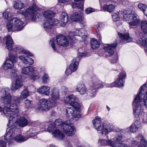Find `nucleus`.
I'll return each instance as SVG.
<instances>
[{"label":"nucleus","mask_w":147,"mask_h":147,"mask_svg":"<svg viewBox=\"0 0 147 147\" xmlns=\"http://www.w3.org/2000/svg\"><path fill=\"white\" fill-rule=\"evenodd\" d=\"M14 98V101L15 103L12 104L9 107H4V108L3 113L4 115L7 117H9L8 123V125L11 123L13 122V120L15 116H16L18 113V106L17 104L20 103L21 99L20 97L18 98L13 96L12 98Z\"/></svg>","instance_id":"1"},{"label":"nucleus","mask_w":147,"mask_h":147,"mask_svg":"<svg viewBox=\"0 0 147 147\" xmlns=\"http://www.w3.org/2000/svg\"><path fill=\"white\" fill-rule=\"evenodd\" d=\"M9 125L7 124L8 126L9 127L10 126V129L9 130L7 129V130H8L4 136V139L7 141H9L12 140L14 138V140L15 141L19 142H21L27 140L28 138L24 137L21 134L17 135L15 137H13L15 134L16 128L15 125H13V122L12 123V124L11 125L10 124Z\"/></svg>","instance_id":"2"},{"label":"nucleus","mask_w":147,"mask_h":147,"mask_svg":"<svg viewBox=\"0 0 147 147\" xmlns=\"http://www.w3.org/2000/svg\"><path fill=\"white\" fill-rule=\"evenodd\" d=\"M139 94H137L133 102V114L135 117L138 118L142 113L141 106L140 105L141 99Z\"/></svg>","instance_id":"3"},{"label":"nucleus","mask_w":147,"mask_h":147,"mask_svg":"<svg viewBox=\"0 0 147 147\" xmlns=\"http://www.w3.org/2000/svg\"><path fill=\"white\" fill-rule=\"evenodd\" d=\"M55 106L53 103L47 99L42 98L38 102V109L42 111H48L51 109L52 107Z\"/></svg>","instance_id":"4"},{"label":"nucleus","mask_w":147,"mask_h":147,"mask_svg":"<svg viewBox=\"0 0 147 147\" xmlns=\"http://www.w3.org/2000/svg\"><path fill=\"white\" fill-rule=\"evenodd\" d=\"M73 39L72 37L68 36L67 37L62 35H58L57 37L56 42L57 44L64 47L67 46L72 44Z\"/></svg>","instance_id":"5"},{"label":"nucleus","mask_w":147,"mask_h":147,"mask_svg":"<svg viewBox=\"0 0 147 147\" xmlns=\"http://www.w3.org/2000/svg\"><path fill=\"white\" fill-rule=\"evenodd\" d=\"M101 82L98 79L94 80L90 85L89 89V95L91 97L96 95V90L102 87Z\"/></svg>","instance_id":"6"},{"label":"nucleus","mask_w":147,"mask_h":147,"mask_svg":"<svg viewBox=\"0 0 147 147\" xmlns=\"http://www.w3.org/2000/svg\"><path fill=\"white\" fill-rule=\"evenodd\" d=\"M64 127L62 128V130L67 136H71L74 135L76 130L74 127L71 125L69 121H66L64 123Z\"/></svg>","instance_id":"7"},{"label":"nucleus","mask_w":147,"mask_h":147,"mask_svg":"<svg viewBox=\"0 0 147 147\" xmlns=\"http://www.w3.org/2000/svg\"><path fill=\"white\" fill-rule=\"evenodd\" d=\"M17 57L16 55L13 54H11L9 55V58H7L3 65V67L5 70L11 69L14 65V63L17 60Z\"/></svg>","instance_id":"8"},{"label":"nucleus","mask_w":147,"mask_h":147,"mask_svg":"<svg viewBox=\"0 0 147 147\" xmlns=\"http://www.w3.org/2000/svg\"><path fill=\"white\" fill-rule=\"evenodd\" d=\"M131 143L134 146L139 145L140 143L142 147H147V141L142 135H138L132 141Z\"/></svg>","instance_id":"9"},{"label":"nucleus","mask_w":147,"mask_h":147,"mask_svg":"<svg viewBox=\"0 0 147 147\" xmlns=\"http://www.w3.org/2000/svg\"><path fill=\"white\" fill-rule=\"evenodd\" d=\"M36 71L34 67L31 66L24 67L22 69V72L24 74H28L30 76H32L31 79L33 80L38 79L39 78V76L35 75Z\"/></svg>","instance_id":"10"},{"label":"nucleus","mask_w":147,"mask_h":147,"mask_svg":"<svg viewBox=\"0 0 147 147\" xmlns=\"http://www.w3.org/2000/svg\"><path fill=\"white\" fill-rule=\"evenodd\" d=\"M55 128L56 127L54 124L51 123H49L47 129V131L49 132L52 131L54 130V131L53 133V135L57 138L62 139L64 138L65 135L59 129H55Z\"/></svg>","instance_id":"11"},{"label":"nucleus","mask_w":147,"mask_h":147,"mask_svg":"<svg viewBox=\"0 0 147 147\" xmlns=\"http://www.w3.org/2000/svg\"><path fill=\"white\" fill-rule=\"evenodd\" d=\"M137 94L140 97V102L143 100L144 106L147 108V84H144L141 87L140 92Z\"/></svg>","instance_id":"12"},{"label":"nucleus","mask_w":147,"mask_h":147,"mask_svg":"<svg viewBox=\"0 0 147 147\" xmlns=\"http://www.w3.org/2000/svg\"><path fill=\"white\" fill-rule=\"evenodd\" d=\"M38 9V8L35 3H34L30 7L26 10V12L32 16V19L35 20L38 17V13H36V11Z\"/></svg>","instance_id":"13"},{"label":"nucleus","mask_w":147,"mask_h":147,"mask_svg":"<svg viewBox=\"0 0 147 147\" xmlns=\"http://www.w3.org/2000/svg\"><path fill=\"white\" fill-rule=\"evenodd\" d=\"M10 23L14 26V31H19L22 29L23 27L22 26L24 24L23 21L20 19L14 18L10 20Z\"/></svg>","instance_id":"14"},{"label":"nucleus","mask_w":147,"mask_h":147,"mask_svg":"<svg viewBox=\"0 0 147 147\" xmlns=\"http://www.w3.org/2000/svg\"><path fill=\"white\" fill-rule=\"evenodd\" d=\"M66 113V116L70 118H79L81 116V115L79 113V112L73 107L67 108Z\"/></svg>","instance_id":"15"},{"label":"nucleus","mask_w":147,"mask_h":147,"mask_svg":"<svg viewBox=\"0 0 147 147\" xmlns=\"http://www.w3.org/2000/svg\"><path fill=\"white\" fill-rule=\"evenodd\" d=\"M51 102L54 105L56 106L57 105V100L59 98V90L57 88H54L51 90Z\"/></svg>","instance_id":"16"},{"label":"nucleus","mask_w":147,"mask_h":147,"mask_svg":"<svg viewBox=\"0 0 147 147\" xmlns=\"http://www.w3.org/2000/svg\"><path fill=\"white\" fill-rule=\"evenodd\" d=\"M144 34L141 32L139 34V39L137 40V43L142 46L146 47L145 49L146 53L147 54V37L144 35Z\"/></svg>","instance_id":"17"},{"label":"nucleus","mask_w":147,"mask_h":147,"mask_svg":"<svg viewBox=\"0 0 147 147\" xmlns=\"http://www.w3.org/2000/svg\"><path fill=\"white\" fill-rule=\"evenodd\" d=\"M117 40H115L113 44H107L104 47V49L110 55H113L114 53V49L117 46Z\"/></svg>","instance_id":"18"},{"label":"nucleus","mask_w":147,"mask_h":147,"mask_svg":"<svg viewBox=\"0 0 147 147\" xmlns=\"http://www.w3.org/2000/svg\"><path fill=\"white\" fill-rule=\"evenodd\" d=\"M78 65L79 63L77 61V59H73L70 65L69 69L71 71L70 72L69 70L67 69L65 71L66 75H68L70 74L71 72L75 71L78 67Z\"/></svg>","instance_id":"19"},{"label":"nucleus","mask_w":147,"mask_h":147,"mask_svg":"<svg viewBox=\"0 0 147 147\" xmlns=\"http://www.w3.org/2000/svg\"><path fill=\"white\" fill-rule=\"evenodd\" d=\"M118 34L119 36L121 39L120 41L121 43L124 44L132 41V39L129 37L128 33L123 34L118 32Z\"/></svg>","instance_id":"20"},{"label":"nucleus","mask_w":147,"mask_h":147,"mask_svg":"<svg viewBox=\"0 0 147 147\" xmlns=\"http://www.w3.org/2000/svg\"><path fill=\"white\" fill-rule=\"evenodd\" d=\"M123 137L120 136H118L115 138V140L112 139L113 141L114 145L115 147H128L127 145L123 143L122 140Z\"/></svg>","instance_id":"21"},{"label":"nucleus","mask_w":147,"mask_h":147,"mask_svg":"<svg viewBox=\"0 0 147 147\" xmlns=\"http://www.w3.org/2000/svg\"><path fill=\"white\" fill-rule=\"evenodd\" d=\"M92 123L95 128L98 131H101L102 129V124L101 119L98 117H96L93 120Z\"/></svg>","instance_id":"22"},{"label":"nucleus","mask_w":147,"mask_h":147,"mask_svg":"<svg viewBox=\"0 0 147 147\" xmlns=\"http://www.w3.org/2000/svg\"><path fill=\"white\" fill-rule=\"evenodd\" d=\"M130 21L129 24L130 27L131 26H137L139 24L140 21L139 16L136 13L133 14Z\"/></svg>","instance_id":"23"},{"label":"nucleus","mask_w":147,"mask_h":147,"mask_svg":"<svg viewBox=\"0 0 147 147\" xmlns=\"http://www.w3.org/2000/svg\"><path fill=\"white\" fill-rule=\"evenodd\" d=\"M18 58L25 65H31L34 62L33 59L27 56L20 55L19 56Z\"/></svg>","instance_id":"24"},{"label":"nucleus","mask_w":147,"mask_h":147,"mask_svg":"<svg viewBox=\"0 0 147 147\" xmlns=\"http://www.w3.org/2000/svg\"><path fill=\"white\" fill-rule=\"evenodd\" d=\"M5 45L7 49L9 51L13 50V46L14 44L12 38L9 35H7L5 37Z\"/></svg>","instance_id":"25"},{"label":"nucleus","mask_w":147,"mask_h":147,"mask_svg":"<svg viewBox=\"0 0 147 147\" xmlns=\"http://www.w3.org/2000/svg\"><path fill=\"white\" fill-rule=\"evenodd\" d=\"M102 127L101 133L103 136L107 135L108 133L111 131L113 129L112 126L108 123H103Z\"/></svg>","instance_id":"26"},{"label":"nucleus","mask_w":147,"mask_h":147,"mask_svg":"<svg viewBox=\"0 0 147 147\" xmlns=\"http://www.w3.org/2000/svg\"><path fill=\"white\" fill-rule=\"evenodd\" d=\"M50 88L47 86H44L37 89V91L39 93L48 96L50 93Z\"/></svg>","instance_id":"27"},{"label":"nucleus","mask_w":147,"mask_h":147,"mask_svg":"<svg viewBox=\"0 0 147 147\" xmlns=\"http://www.w3.org/2000/svg\"><path fill=\"white\" fill-rule=\"evenodd\" d=\"M120 13L121 14V16H123L124 20L126 21H130L133 15L132 12L129 10H124L121 12Z\"/></svg>","instance_id":"28"},{"label":"nucleus","mask_w":147,"mask_h":147,"mask_svg":"<svg viewBox=\"0 0 147 147\" xmlns=\"http://www.w3.org/2000/svg\"><path fill=\"white\" fill-rule=\"evenodd\" d=\"M71 19L72 20L76 22L84 20L83 14L80 12L75 13L72 15Z\"/></svg>","instance_id":"29"},{"label":"nucleus","mask_w":147,"mask_h":147,"mask_svg":"<svg viewBox=\"0 0 147 147\" xmlns=\"http://www.w3.org/2000/svg\"><path fill=\"white\" fill-rule=\"evenodd\" d=\"M13 96H11L10 94L5 95L1 97V102L4 105H9L12 102Z\"/></svg>","instance_id":"30"},{"label":"nucleus","mask_w":147,"mask_h":147,"mask_svg":"<svg viewBox=\"0 0 147 147\" xmlns=\"http://www.w3.org/2000/svg\"><path fill=\"white\" fill-rule=\"evenodd\" d=\"M17 124L19 126L23 127L27 126L29 122V121L24 117H22L18 119L16 121Z\"/></svg>","instance_id":"31"},{"label":"nucleus","mask_w":147,"mask_h":147,"mask_svg":"<svg viewBox=\"0 0 147 147\" xmlns=\"http://www.w3.org/2000/svg\"><path fill=\"white\" fill-rule=\"evenodd\" d=\"M59 19L62 24V26H65L68 21L69 17L67 14L65 12H62L60 16Z\"/></svg>","instance_id":"32"},{"label":"nucleus","mask_w":147,"mask_h":147,"mask_svg":"<svg viewBox=\"0 0 147 147\" xmlns=\"http://www.w3.org/2000/svg\"><path fill=\"white\" fill-rule=\"evenodd\" d=\"M76 89L81 94H84L88 93V91L84 84H78L76 86Z\"/></svg>","instance_id":"33"},{"label":"nucleus","mask_w":147,"mask_h":147,"mask_svg":"<svg viewBox=\"0 0 147 147\" xmlns=\"http://www.w3.org/2000/svg\"><path fill=\"white\" fill-rule=\"evenodd\" d=\"M99 142L100 143L101 145L103 146L108 145L111 147H115L113 145V141L109 139L107 140H99Z\"/></svg>","instance_id":"34"},{"label":"nucleus","mask_w":147,"mask_h":147,"mask_svg":"<svg viewBox=\"0 0 147 147\" xmlns=\"http://www.w3.org/2000/svg\"><path fill=\"white\" fill-rule=\"evenodd\" d=\"M16 51L19 54L23 53L27 54L30 56H32V54L28 51H26L22 47L19 45H16Z\"/></svg>","instance_id":"35"},{"label":"nucleus","mask_w":147,"mask_h":147,"mask_svg":"<svg viewBox=\"0 0 147 147\" xmlns=\"http://www.w3.org/2000/svg\"><path fill=\"white\" fill-rule=\"evenodd\" d=\"M53 20L51 19H49L47 20L44 22V27L45 30L48 31L51 29L53 25Z\"/></svg>","instance_id":"36"},{"label":"nucleus","mask_w":147,"mask_h":147,"mask_svg":"<svg viewBox=\"0 0 147 147\" xmlns=\"http://www.w3.org/2000/svg\"><path fill=\"white\" fill-rule=\"evenodd\" d=\"M24 6L23 3L20 0H16L13 2V7L16 9H20L24 8Z\"/></svg>","instance_id":"37"},{"label":"nucleus","mask_w":147,"mask_h":147,"mask_svg":"<svg viewBox=\"0 0 147 147\" xmlns=\"http://www.w3.org/2000/svg\"><path fill=\"white\" fill-rule=\"evenodd\" d=\"M22 86V81L21 79L17 78L14 84L11 88V90H16L20 88Z\"/></svg>","instance_id":"38"},{"label":"nucleus","mask_w":147,"mask_h":147,"mask_svg":"<svg viewBox=\"0 0 147 147\" xmlns=\"http://www.w3.org/2000/svg\"><path fill=\"white\" fill-rule=\"evenodd\" d=\"M65 121H66L62 122L61 119H58L55 120L54 123L53 124L56 128H60L62 130V127H64L63 125Z\"/></svg>","instance_id":"39"},{"label":"nucleus","mask_w":147,"mask_h":147,"mask_svg":"<svg viewBox=\"0 0 147 147\" xmlns=\"http://www.w3.org/2000/svg\"><path fill=\"white\" fill-rule=\"evenodd\" d=\"M76 99L75 96L73 95H71L69 96L66 97L65 99V102L66 103H69L70 105V102H73L76 100Z\"/></svg>","instance_id":"40"},{"label":"nucleus","mask_w":147,"mask_h":147,"mask_svg":"<svg viewBox=\"0 0 147 147\" xmlns=\"http://www.w3.org/2000/svg\"><path fill=\"white\" fill-rule=\"evenodd\" d=\"M91 48L93 49L98 48L100 46V43L98 40L95 38H93L90 41Z\"/></svg>","instance_id":"41"},{"label":"nucleus","mask_w":147,"mask_h":147,"mask_svg":"<svg viewBox=\"0 0 147 147\" xmlns=\"http://www.w3.org/2000/svg\"><path fill=\"white\" fill-rule=\"evenodd\" d=\"M103 9L109 12H111L114 11L115 9V7L112 4L106 5L103 6Z\"/></svg>","instance_id":"42"},{"label":"nucleus","mask_w":147,"mask_h":147,"mask_svg":"<svg viewBox=\"0 0 147 147\" xmlns=\"http://www.w3.org/2000/svg\"><path fill=\"white\" fill-rule=\"evenodd\" d=\"M54 15L53 12L51 11L47 10L45 11L44 13V16L46 18L48 19H52L51 17H52Z\"/></svg>","instance_id":"43"},{"label":"nucleus","mask_w":147,"mask_h":147,"mask_svg":"<svg viewBox=\"0 0 147 147\" xmlns=\"http://www.w3.org/2000/svg\"><path fill=\"white\" fill-rule=\"evenodd\" d=\"M29 95V92L27 89H24L21 92L20 97L21 99L24 100Z\"/></svg>","instance_id":"44"},{"label":"nucleus","mask_w":147,"mask_h":147,"mask_svg":"<svg viewBox=\"0 0 147 147\" xmlns=\"http://www.w3.org/2000/svg\"><path fill=\"white\" fill-rule=\"evenodd\" d=\"M140 125L136 123L133 124L130 127V131L131 132H136L139 127Z\"/></svg>","instance_id":"45"},{"label":"nucleus","mask_w":147,"mask_h":147,"mask_svg":"<svg viewBox=\"0 0 147 147\" xmlns=\"http://www.w3.org/2000/svg\"><path fill=\"white\" fill-rule=\"evenodd\" d=\"M141 28L144 33H147V20L142 22Z\"/></svg>","instance_id":"46"},{"label":"nucleus","mask_w":147,"mask_h":147,"mask_svg":"<svg viewBox=\"0 0 147 147\" xmlns=\"http://www.w3.org/2000/svg\"><path fill=\"white\" fill-rule=\"evenodd\" d=\"M11 14L10 12L6 11L3 13V17L5 20H10Z\"/></svg>","instance_id":"47"},{"label":"nucleus","mask_w":147,"mask_h":147,"mask_svg":"<svg viewBox=\"0 0 147 147\" xmlns=\"http://www.w3.org/2000/svg\"><path fill=\"white\" fill-rule=\"evenodd\" d=\"M10 88L7 87H4L2 88L1 90V93L4 94L5 96L9 94V93L10 92Z\"/></svg>","instance_id":"48"},{"label":"nucleus","mask_w":147,"mask_h":147,"mask_svg":"<svg viewBox=\"0 0 147 147\" xmlns=\"http://www.w3.org/2000/svg\"><path fill=\"white\" fill-rule=\"evenodd\" d=\"M74 35L76 36H81L82 38H85L86 36L84 35H82L81 32H80V31L78 29L75 30L74 32Z\"/></svg>","instance_id":"49"},{"label":"nucleus","mask_w":147,"mask_h":147,"mask_svg":"<svg viewBox=\"0 0 147 147\" xmlns=\"http://www.w3.org/2000/svg\"><path fill=\"white\" fill-rule=\"evenodd\" d=\"M116 87H121L124 86V82L123 80L119 78L115 81Z\"/></svg>","instance_id":"50"},{"label":"nucleus","mask_w":147,"mask_h":147,"mask_svg":"<svg viewBox=\"0 0 147 147\" xmlns=\"http://www.w3.org/2000/svg\"><path fill=\"white\" fill-rule=\"evenodd\" d=\"M119 13H114L112 15V18L113 21L117 22L119 21Z\"/></svg>","instance_id":"51"},{"label":"nucleus","mask_w":147,"mask_h":147,"mask_svg":"<svg viewBox=\"0 0 147 147\" xmlns=\"http://www.w3.org/2000/svg\"><path fill=\"white\" fill-rule=\"evenodd\" d=\"M72 106L71 107H73L76 110L78 109L80 107L79 104L76 102H70V105Z\"/></svg>","instance_id":"52"},{"label":"nucleus","mask_w":147,"mask_h":147,"mask_svg":"<svg viewBox=\"0 0 147 147\" xmlns=\"http://www.w3.org/2000/svg\"><path fill=\"white\" fill-rule=\"evenodd\" d=\"M78 3H73V5H72V7H77L78 8L81 9H82L83 8V6H84V4L82 2H80L79 3L78 5H77Z\"/></svg>","instance_id":"53"},{"label":"nucleus","mask_w":147,"mask_h":147,"mask_svg":"<svg viewBox=\"0 0 147 147\" xmlns=\"http://www.w3.org/2000/svg\"><path fill=\"white\" fill-rule=\"evenodd\" d=\"M51 20H53L52 22L53 23V25H56V26H62V24L60 20L59 21L57 19H53V18Z\"/></svg>","instance_id":"54"},{"label":"nucleus","mask_w":147,"mask_h":147,"mask_svg":"<svg viewBox=\"0 0 147 147\" xmlns=\"http://www.w3.org/2000/svg\"><path fill=\"white\" fill-rule=\"evenodd\" d=\"M18 70L16 69H11V76L14 78L18 76Z\"/></svg>","instance_id":"55"},{"label":"nucleus","mask_w":147,"mask_h":147,"mask_svg":"<svg viewBox=\"0 0 147 147\" xmlns=\"http://www.w3.org/2000/svg\"><path fill=\"white\" fill-rule=\"evenodd\" d=\"M14 26L10 23V20L9 23H8L7 24V28L9 31H11L13 30L14 31Z\"/></svg>","instance_id":"56"},{"label":"nucleus","mask_w":147,"mask_h":147,"mask_svg":"<svg viewBox=\"0 0 147 147\" xmlns=\"http://www.w3.org/2000/svg\"><path fill=\"white\" fill-rule=\"evenodd\" d=\"M24 103L25 107H26L28 108L30 107L31 105V101L28 99H26L24 100Z\"/></svg>","instance_id":"57"},{"label":"nucleus","mask_w":147,"mask_h":147,"mask_svg":"<svg viewBox=\"0 0 147 147\" xmlns=\"http://www.w3.org/2000/svg\"><path fill=\"white\" fill-rule=\"evenodd\" d=\"M146 5L141 3H140L138 5L139 8L141 11H142L143 12H144V11L146 9Z\"/></svg>","instance_id":"58"},{"label":"nucleus","mask_w":147,"mask_h":147,"mask_svg":"<svg viewBox=\"0 0 147 147\" xmlns=\"http://www.w3.org/2000/svg\"><path fill=\"white\" fill-rule=\"evenodd\" d=\"M49 80V78L47 74H45L42 77L43 82L45 83H47Z\"/></svg>","instance_id":"59"},{"label":"nucleus","mask_w":147,"mask_h":147,"mask_svg":"<svg viewBox=\"0 0 147 147\" xmlns=\"http://www.w3.org/2000/svg\"><path fill=\"white\" fill-rule=\"evenodd\" d=\"M126 74L124 71L121 72L119 76V79L123 80L126 77Z\"/></svg>","instance_id":"60"},{"label":"nucleus","mask_w":147,"mask_h":147,"mask_svg":"<svg viewBox=\"0 0 147 147\" xmlns=\"http://www.w3.org/2000/svg\"><path fill=\"white\" fill-rule=\"evenodd\" d=\"M94 11V9L92 8H88L85 10V12L87 14H89Z\"/></svg>","instance_id":"61"},{"label":"nucleus","mask_w":147,"mask_h":147,"mask_svg":"<svg viewBox=\"0 0 147 147\" xmlns=\"http://www.w3.org/2000/svg\"><path fill=\"white\" fill-rule=\"evenodd\" d=\"M79 22H80V24L81 27L83 28L86 26L87 25L86 22L83 21V20L79 21Z\"/></svg>","instance_id":"62"},{"label":"nucleus","mask_w":147,"mask_h":147,"mask_svg":"<svg viewBox=\"0 0 147 147\" xmlns=\"http://www.w3.org/2000/svg\"><path fill=\"white\" fill-rule=\"evenodd\" d=\"M6 143L2 140H0V147H6Z\"/></svg>","instance_id":"63"},{"label":"nucleus","mask_w":147,"mask_h":147,"mask_svg":"<svg viewBox=\"0 0 147 147\" xmlns=\"http://www.w3.org/2000/svg\"><path fill=\"white\" fill-rule=\"evenodd\" d=\"M50 44L52 47L53 50L55 51L56 50L54 44V40L53 39L51 40L49 42Z\"/></svg>","instance_id":"64"}]
</instances>
